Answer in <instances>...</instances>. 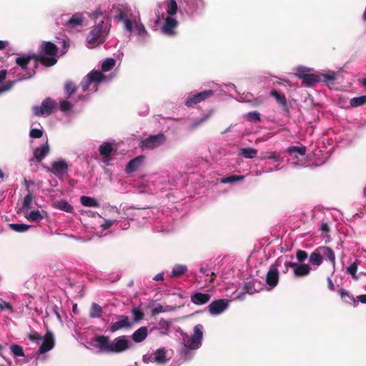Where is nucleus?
Returning <instances> with one entry per match:
<instances>
[{
    "label": "nucleus",
    "instance_id": "obj_1",
    "mask_svg": "<svg viewBox=\"0 0 366 366\" xmlns=\"http://www.w3.org/2000/svg\"><path fill=\"white\" fill-rule=\"evenodd\" d=\"M94 341L97 343L99 350L105 353H119L129 348V341L126 336H120L110 341L108 336L99 335Z\"/></svg>",
    "mask_w": 366,
    "mask_h": 366
},
{
    "label": "nucleus",
    "instance_id": "obj_2",
    "mask_svg": "<svg viewBox=\"0 0 366 366\" xmlns=\"http://www.w3.org/2000/svg\"><path fill=\"white\" fill-rule=\"evenodd\" d=\"M202 328V325H197L194 327V333L191 337L188 335L184 337L181 353L185 358L191 356L192 350H195L201 347L203 338Z\"/></svg>",
    "mask_w": 366,
    "mask_h": 366
},
{
    "label": "nucleus",
    "instance_id": "obj_3",
    "mask_svg": "<svg viewBox=\"0 0 366 366\" xmlns=\"http://www.w3.org/2000/svg\"><path fill=\"white\" fill-rule=\"evenodd\" d=\"M110 24L109 21H102L101 23L94 26L89 33L86 41L90 48L104 42L106 36L109 31Z\"/></svg>",
    "mask_w": 366,
    "mask_h": 366
},
{
    "label": "nucleus",
    "instance_id": "obj_4",
    "mask_svg": "<svg viewBox=\"0 0 366 366\" xmlns=\"http://www.w3.org/2000/svg\"><path fill=\"white\" fill-rule=\"evenodd\" d=\"M310 71V69L304 66H299L297 69L296 75L302 79V84L306 86H312L322 80L320 75L312 74Z\"/></svg>",
    "mask_w": 366,
    "mask_h": 366
},
{
    "label": "nucleus",
    "instance_id": "obj_5",
    "mask_svg": "<svg viewBox=\"0 0 366 366\" xmlns=\"http://www.w3.org/2000/svg\"><path fill=\"white\" fill-rule=\"evenodd\" d=\"M280 265L281 262L277 259L269 268L266 275V284L269 287V290L274 289L279 283L280 273L278 269Z\"/></svg>",
    "mask_w": 366,
    "mask_h": 366
},
{
    "label": "nucleus",
    "instance_id": "obj_6",
    "mask_svg": "<svg viewBox=\"0 0 366 366\" xmlns=\"http://www.w3.org/2000/svg\"><path fill=\"white\" fill-rule=\"evenodd\" d=\"M166 141V137L164 134L159 133L157 135H152L142 139L139 143V147L142 149H153L163 144Z\"/></svg>",
    "mask_w": 366,
    "mask_h": 366
},
{
    "label": "nucleus",
    "instance_id": "obj_7",
    "mask_svg": "<svg viewBox=\"0 0 366 366\" xmlns=\"http://www.w3.org/2000/svg\"><path fill=\"white\" fill-rule=\"evenodd\" d=\"M213 94L214 92L211 89L204 90L199 93H190L187 97L185 105L188 107H192L197 104L209 99Z\"/></svg>",
    "mask_w": 366,
    "mask_h": 366
},
{
    "label": "nucleus",
    "instance_id": "obj_8",
    "mask_svg": "<svg viewBox=\"0 0 366 366\" xmlns=\"http://www.w3.org/2000/svg\"><path fill=\"white\" fill-rule=\"evenodd\" d=\"M56 103L51 98L45 99L41 106H35L32 108V111L35 116L41 117L43 115L49 116L53 112Z\"/></svg>",
    "mask_w": 366,
    "mask_h": 366
},
{
    "label": "nucleus",
    "instance_id": "obj_9",
    "mask_svg": "<svg viewBox=\"0 0 366 366\" xmlns=\"http://www.w3.org/2000/svg\"><path fill=\"white\" fill-rule=\"evenodd\" d=\"M286 270L285 273L287 272L289 268H292L294 274L297 277H302L308 275L310 272L311 267L307 264H298L293 262H286L285 263Z\"/></svg>",
    "mask_w": 366,
    "mask_h": 366
},
{
    "label": "nucleus",
    "instance_id": "obj_10",
    "mask_svg": "<svg viewBox=\"0 0 366 366\" xmlns=\"http://www.w3.org/2000/svg\"><path fill=\"white\" fill-rule=\"evenodd\" d=\"M117 321L112 322L109 330L111 332H115L122 329H130L132 327L133 322L130 321L127 315H119L116 316Z\"/></svg>",
    "mask_w": 366,
    "mask_h": 366
},
{
    "label": "nucleus",
    "instance_id": "obj_11",
    "mask_svg": "<svg viewBox=\"0 0 366 366\" xmlns=\"http://www.w3.org/2000/svg\"><path fill=\"white\" fill-rule=\"evenodd\" d=\"M229 305V301L225 299H219L211 302L207 307L209 312L212 315L223 312Z\"/></svg>",
    "mask_w": 366,
    "mask_h": 366
},
{
    "label": "nucleus",
    "instance_id": "obj_12",
    "mask_svg": "<svg viewBox=\"0 0 366 366\" xmlns=\"http://www.w3.org/2000/svg\"><path fill=\"white\" fill-rule=\"evenodd\" d=\"M177 25L178 22L175 19L171 16H167L164 21V24L161 28V31L164 34L167 36H174L176 34L175 29L177 28Z\"/></svg>",
    "mask_w": 366,
    "mask_h": 366
},
{
    "label": "nucleus",
    "instance_id": "obj_13",
    "mask_svg": "<svg viewBox=\"0 0 366 366\" xmlns=\"http://www.w3.org/2000/svg\"><path fill=\"white\" fill-rule=\"evenodd\" d=\"M69 169L68 164L64 160L54 161L51 164V168H47V170L56 177H59L66 173Z\"/></svg>",
    "mask_w": 366,
    "mask_h": 366
},
{
    "label": "nucleus",
    "instance_id": "obj_14",
    "mask_svg": "<svg viewBox=\"0 0 366 366\" xmlns=\"http://www.w3.org/2000/svg\"><path fill=\"white\" fill-rule=\"evenodd\" d=\"M54 346V335L51 332L48 331L43 338V342L39 347V354H44L51 350Z\"/></svg>",
    "mask_w": 366,
    "mask_h": 366
},
{
    "label": "nucleus",
    "instance_id": "obj_15",
    "mask_svg": "<svg viewBox=\"0 0 366 366\" xmlns=\"http://www.w3.org/2000/svg\"><path fill=\"white\" fill-rule=\"evenodd\" d=\"M34 60L36 63L40 62L42 65L46 67H50L55 65L57 62V59L54 57V56H45L44 54H33ZM38 66V64H36L35 68Z\"/></svg>",
    "mask_w": 366,
    "mask_h": 366
},
{
    "label": "nucleus",
    "instance_id": "obj_16",
    "mask_svg": "<svg viewBox=\"0 0 366 366\" xmlns=\"http://www.w3.org/2000/svg\"><path fill=\"white\" fill-rule=\"evenodd\" d=\"M40 54L48 56H56L59 48L51 41H44L39 46Z\"/></svg>",
    "mask_w": 366,
    "mask_h": 366
},
{
    "label": "nucleus",
    "instance_id": "obj_17",
    "mask_svg": "<svg viewBox=\"0 0 366 366\" xmlns=\"http://www.w3.org/2000/svg\"><path fill=\"white\" fill-rule=\"evenodd\" d=\"M99 152L103 157L104 162H106L110 156L116 154L117 149L113 147L111 143L104 142L99 146Z\"/></svg>",
    "mask_w": 366,
    "mask_h": 366
},
{
    "label": "nucleus",
    "instance_id": "obj_18",
    "mask_svg": "<svg viewBox=\"0 0 366 366\" xmlns=\"http://www.w3.org/2000/svg\"><path fill=\"white\" fill-rule=\"evenodd\" d=\"M211 295L208 293L194 292L191 295V302L196 305H205L209 302Z\"/></svg>",
    "mask_w": 366,
    "mask_h": 366
},
{
    "label": "nucleus",
    "instance_id": "obj_19",
    "mask_svg": "<svg viewBox=\"0 0 366 366\" xmlns=\"http://www.w3.org/2000/svg\"><path fill=\"white\" fill-rule=\"evenodd\" d=\"M144 156H138L129 162L125 168V172L127 174H131L137 171L144 160Z\"/></svg>",
    "mask_w": 366,
    "mask_h": 366
},
{
    "label": "nucleus",
    "instance_id": "obj_20",
    "mask_svg": "<svg viewBox=\"0 0 366 366\" xmlns=\"http://www.w3.org/2000/svg\"><path fill=\"white\" fill-rule=\"evenodd\" d=\"M320 251L322 258L325 257V259H328L333 268H335L336 262L335 254L332 249L329 247L322 246L320 247Z\"/></svg>",
    "mask_w": 366,
    "mask_h": 366
},
{
    "label": "nucleus",
    "instance_id": "obj_21",
    "mask_svg": "<svg viewBox=\"0 0 366 366\" xmlns=\"http://www.w3.org/2000/svg\"><path fill=\"white\" fill-rule=\"evenodd\" d=\"M83 23V16L80 13H76L72 15V16L66 21L65 23V26L66 29H74L78 26L81 25Z\"/></svg>",
    "mask_w": 366,
    "mask_h": 366
},
{
    "label": "nucleus",
    "instance_id": "obj_22",
    "mask_svg": "<svg viewBox=\"0 0 366 366\" xmlns=\"http://www.w3.org/2000/svg\"><path fill=\"white\" fill-rule=\"evenodd\" d=\"M269 94L271 97L275 99L277 102L282 107L284 110H288L287 101L284 94H282L275 89H272Z\"/></svg>",
    "mask_w": 366,
    "mask_h": 366
},
{
    "label": "nucleus",
    "instance_id": "obj_23",
    "mask_svg": "<svg viewBox=\"0 0 366 366\" xmlns=\"http://www.w3.org/2000/svg\"><path fill=\"white\" fill-rule=\"evenodd\" d=\"M49 146L46 142L45 144L41 147H37L34 151V156L38 162H41L42 159L49 154Z\"/></svg>",
    "mask_w": 366,
    "mask_h": 366
},
{
    "label": "nucleus",
    "instance_id": "obj_24",
    "mask_svg": "<svg viewBox=\"0 0 366 366\" xmlns=\"http://www.w3.org/2000/svg\"><path fill=\"white\" fill-rule=\"evenodd\" d=\"M148 335L147 327L144 326L139 327L138 330L134 331L132 335V339L134 342H141L146 339Z\"/></svg>",
    "mask_w": 366,
    "mask_h": 366
},
{
    "label": "nucleus",
    "instance_id": "obj_25",
    "mask_svg": "<svg viewBox=\"0 0 366 366\" xmlns=\"http://www.w3.org/2000/svg\"><path fill=\"white\" fill-rule=\"evenodd\" d=\"M310 262H311V264L316 266H320V264H322L323 260L322 254L320 251V247L315 249L314 252H312L310 254Z\"/></svg>",
    "mask_w": 366,
    "mask_h": 366
},
{
    "label": "nucleus",
    "instance_id": "obj_26",
    "mask_svg": "<svg viewBox=\"0 0 366 366\" xmlns=\"http://www.w3.org/2000/svg\"><path fill=\"white\" fill-rule=\"evenodd\" d=\"M87 77L92 81V82L99 83L105 79V76L102 71L94 70L88 74Z\"/></svg>",
    "mask_w": 366,
    "mask_h": 366
},
{
    "label": "nucleus",
    "instance_id": "obj_27",
    "mask_svg": "<svg viewBox=\"0 0 366 366\" xmlns=\"http://www.w3.org/2000/svg\"><path fill=\"white\" fill-rule=\"evenodd\" d=\"M80 202L82 205L85 207H99V202L93 197L82 196L80 198Z\"/></svg>",
    "mask_w": 366,
    "mask_h": 366
},
{
    "label": "nucleus",
    "instance_id": "obj_28",
    "mask_svg": "<svg viewBox=\"0 0 366 366\" xmlns=\"http://www.w3.org/2000/svg\"><path fill=\"white\" fill-rule=\"evenodd\" d=\"M154 361L162 364L167 362L166 351L164 349H158L154 352Z\"/></svg>",
    "mask_w": 366,
    "mask_h": 366
},
{
    "label": "nucleus",
    "instance_id": "obj_29",
    "mask_svg": "<svg viewBox=\"0 0 366 366\" xmlns=\"http://www.w3.org/2000/svg\"><path fill=\"white\" fill-rule=\"evenodd\" d=\"M31 59H34L33 54L28 55L26 56H19L16 59V63L17 65L21 67L24 70L27 69L28 64Z\"/></svg>",
    "mask_w": 366,
    "mask_h": 366
},
{
    "label": "nucleus",
    "instance_id": "obj_30",
    "mask_svg": "<svg viewBox=\"0 0 366 366\" xmlns=\"http://www.w3.org/2000/svg\"><path fill=\"white\" fill-rule=\"evenodd\" d=\"M103 310L97 303L93 302L91 306L89 317L92 318H97L102 316Z\"/></svg>",
    "mask_w": 366,
    "mask_h": 366
},
{
    "label": "nucleus",
    "instance_id": "obj_31",
    "mask_svg": "<svg viewBox=\"0 0 366 366\" xmlns=\"http://www.w3.org/2000/svg\"><path fill=\"white\" fill-rule=\"evenodd\" d=\"M26 219L32 222H39L43 219V216L39 210H33L27 215H25Z\"/></svg>",
    "mask_w": 366,
    "mask_h": 366
},
{
    "label": "nucleus",
    "instance_id": "obj_32",
    "mask_svg": "<svg viewBox=\"0 0 366 366\" xmlns=\"http://www.w3.org/2000/svg\"><path fill=\"white\" fill-rule=\"evenodd\" d=\"M77 89L76 84L71 81H66L64 84V92L67 94V98H69L74 94Z\"/></svg>",
    "mask_w": 366,
    "mask_h": 366
},
{
    "label": "nucleus",
    "instance_id": "obj_33",
    "mask_svg": "<svg viewBox=\"0 0 366 366\" xmlns=\"http://www.w3.org/2000/svg\"><path fill=\"white\" fill-rule=\"evenodd\" d=\"M116 64L115 59L112 58H107L102 63V71H109L112 70Z\"/></svg>",
    "mask_w": 366,
    "mask_h": 366
},
{
    "label": "nucleus",
    "instance_id": "obj_34",
    "mask_svg": "<svg viewBox=\"0 0 366 366\" xmlns=\"http://www.w3.org/2000/svg\"><path fill=\"white\" fill-rule=\"evenodd\" d=\"M350 104L352 107H357L366 104V95L352 98Z\"/></svg>",
    "mask_w": 366,
    "mask_h": 366
},
{
    "label": "nucleus",
    "instance_id": "obj_35",
    "mask_svg": "<svg viewBox=\"0 0 366 366\" xmlns=\"http://www.w3.org/2000/svg\"><path fill=\"white\" fill-rule=\"evenodd\" d=\"M187 270V268L184 265L177 264L175 265L172 271V277H178L184 274Z\"/></svg>",
    "mask_w": 366,
    "mask_h": 366
},
{
    "label": "nucleus",
    "instance_id": "obj_36",
    "mask_svg": "<svg viewBox=\"0 0 366 366\" xmlns=\"http://www.w3.org/2000/svg\"><path fill=\"white\" fill-rule=\"evenodd\" d=\"M9 227L11 229L16 232H25L31 227V226L28 224L15 223L9 224Z\"/></svg>",
    "mask_w": 366,
    "mask_h": 366
},
{
    "label": "nucleus",
    "instance_id": "obj_37",
    "mask_svg": "<svg viewBox=\"0 0 366 366\" xmlns=\"http://www.w3.org/2000/svg\"><path fill=\"white\" fill-rule=\"evenodd\" d=\"M178 6L175 0H169L167 5V12L169 15L173 16L177 14Z\"/></svg>",
    "mask_w": 366,
    "mask_h": 366
},
{
    "label": "nucleus",
    "instance_id": "obj_38",
    "mask_svg": "<svg viewBox=\"0 0 366 366\" xmlns=\"http://www.w3.org/2000/svg\"><path fill=\"white\" fill-rule=\"evenodd\" d=\"M33 201V195L31 192H29L28 194L24 197L22 202V209L24 211H27L30 209L31 203Z\"/></svg>",
    "mask_w": 366,
    "mask_h": 366
},
{
    "label": "nucleus",
    "instance_id": "obj_39",
    "mask_svg": "<svg viewBox=\"0 0 366 366\" xmlns=\"http://www.w3.org/2000/svg\"><path fill=\"white\" fill-rule=\"evenodd\" d=\"M57 207L66 212H71L73 211V207L69 204L66 201L61 200L56 203Z\"/></svg>",
    "mask_w": 366,
    "mask_h": 366
},
{
    "label": "nucleus",
    "instance_id": "obj_40",
    "mask_svg": "<svg viewBox=\"0 0 366 366\" xmlns=\"http://www.w3.org/2000/svg\"><path fill=\"white\" fill-rule=\"evenodd\" d=\"M244 176L242 175H230L221 179L222 183H233L234 182L242 180Z\"/></svg>",
    "mask_w": 366,
    "mask_h": 366
},
{
    "label": "nucleus",
    "instance_id": "obj_41",
    "mask_svg": "<svg viewBox=\"0 0 366 366\" xmlns=\"http://www.w3.org/2000/svg\"><path fill=\"white\" fill-rule=\"evenodd\" d=\"M10 350H11V352L14 354V355L16 357H24V352L23 348L18 345H16V344L11 345L10 347Z\"/></svg>",
    "mask_w": 366,
    "mask_h": 366
},
{
    "label": "nucleus",
    "instance_id": "obj_42",
    "mask_svg": "<svg viewBox=\"0 0 366 366\" xmlns=\"http://www.w3.org/2000/svg\"><path fill=\"white\" fill-rule=\"evenodd\" d=\"M134 322H138L144 318V312L139 308H134L132 310Z\"/></svg>",
    "mask_w": 366,
    "mask_h": 366
},
{
    "label": "nucleus",
    "instance_id": "obj_43",
    "mask_svg": "<svg viewBox=\"0 0 366 366\" xmlns=\"http://www.w3.org/2000/svg\"><path fill=\"white\" fill-rule=\"evenodd\" d=\"M59 107L62 112H67L71 110L72 104L67 100H60Z\"/></svg>",
    "mask_w": 366,
    "mask_h": 366
},
{
    "label": "nucleus",
    "instance_id": "obj_44",
    "mask_svg": "<svg viewBox=\"0 0 366 366\" xmlns=\"http://www.w3.org/2000/svg\"><path fill=\"white\" fill-rule=\"evenodd\" d=\"M306 147L305 146L302 147H291L288 149V152L290 153L297 152L301 155H305L306 154Z\"/></svg>",
    "mask_w": 366,
    "mask_h": 366
},
{
    "label": "nucleus",
    "instance_id": "obj_45",
    "mask_svg": "<svg viewBox=\"0 0 366 366\" xmlns=\"http://www.w3.org/2000/svg\"><path fill=\"white\" fill-rule=\"evenodd\" d=\"M134 27L137 31L139 35L144 36L147 34V31L142 23L135 22Z\"/></svg>",
    "mask_w": 366,
    "mask_h": 366
},
{
    "label": "nucleus",
    "instance_id": "obj_46",
    "mask_svg": "<svg viewBox=\"0 0 366 366\" xmlns=\"http://www.w3.org/2000/svg\"><path fill=\"white\" fill-rule=\"evenodd\" d=\"M357 264L356 263H352V264H350L347 269V272L349 274L352 275V277L355 279V280H357V277L356 276V273H357Z\"/></svg>",
    "mask_w": 366,
    "mask_h": 366
},
{
    "label": "nucleus",
    "instance_id": "obj_47",
    "mask_svg": "<svg viewBox=\"0 0 366 366\" xmlns=\"http://www.w3.org/2000/svg\"><path fill=\"white\" fill-rule=\"evenodd\" d=\"M339 293H340L342 299H343L345 302H349L350 301L355 302V298L353 297V296H350L349 295V293L347 291H345V290L341 289L339 291Z\"/></svg>",
    "mask_w": 366,
    "mask_h": 366
},
{
    "label": "nucleus",
    "instance_id": "obj_48",
    "mask_svg": "<svg viewBox=\"0 0 366 366\" xmlns=\"http://www.w3.org/2000/svg\"><path fill=\"white\" fill-rule=\"evenodd\" d=\"M307 257V252L304 250H298L296 253V258L299 262H303Z\"/></svg>",
    "mask_w": 366,
    "mask_h": 366
},
{
    "label": "nucleus",
    "instance_id": "obj_49",
    "mask_svg": "<svg viewBox=\"0 0 366 366\" xmlns=\"http://www.w3.org/2000/svg\"><path fill=\"white\" fill-rule=\"evenodd\" d=\"M92 81L87 77V76L81 81L80 86L83 92H86L92 84Z\"/></svg>",
    "mask_w": 366,
    "mask_h": 366
},
{
    "label": "nucleus",
    "instance_id": "obj_50",
    "mask_svg": "<svg viewBox=\"0 0 366 366\" xmlns=\"http://www.w3.org/2000/svg\"><path fill=\"white\" fill-rule=\"evenodd\" d=\"M28 338L31 341L38 342L41 340V336L37 332H32L28 335Z\"/></svg>",
    "mask_w": 366,
    "mask_h": 366
},
{
    "label": "nucleus",
    "instance_id": "obj_51",
    "mask_svg": "<svg viewBox=\"0 0 366 366\" xmlns=\"http://www.w3.org/2000/svg\"><path fill=\"white\" fill-rule=\"evenodd\" d=\"M43 135V132L39 129H32L30 131V137L32 138H41Z\"/></svg>",
    "mask_w": 366,
    "mask_h": 366
},
{
    "label": "nucleus",
    "instance_id": "obj_52",
    "mask_svg": "<svg viewBox=\"0 0 366 366\" xmlns=\"http://www.w3.org/2000/svg\"><path fill=\"white\" fill-rule=\"evenodd\" d=\"M251 288H252V285L249 282L245 283L244 285V287L242 288V290L239 292V296L241 295H244L245 293L250 294L249 291H250Z\"/></svg>",
    "mask_w": 366,
    "mask_h": 366
},
{
    "label": "nucleus",
    "instance_id": "obj_53",
    "mask_svg": "<svg viewBox=\"0 0 366 366\" xmlns=\"http://www.w3.org/2000/svg\"><path fill=\"white\" fill-rule=\"evenodd\" d=\"M241 154L246 158H252V148L242 149Z\"/></svg>",
    "mask_w": 366,
    "mask_h": 366
},
{
    "label": "nucleus",
    "instance_id": "obj_54",
    "mask_svg": "<svg viewBox=\"0 0 366 366\" xmlns=\"http://www.w3.org/2000/svg\"><path fill=\"white\" fill-rule=\"evenodd\" d=\"M124 26L125 29L128 32H132V21L130 19H125Z\"/></svg>",
    "mask_w": 366,
    "mask_h": 366
},
{
    "label": "nucleus",
    "instance_id": "obj_55",
    "mask_svg": "<svg viewBox=\"0 0 366 366\" xmlns=\"http://www.w3.org/2000/svg\"><path fill=\"white\" fill-rule=\"evenodd\" d=\"M114 222V220L105 219L102 226L104 227V229H108L113 225Z\"/></svg>",
    "mask_w": 366,
    "mask_h": 366
},
{
    "label": "nucleus",
    "instance_id": "obj_56",
    "mask_svg": "<svg viewBox=\"0 0 366 366\" xmlns=\"http://www.w3.org/2000/svg\"><path fill=\"white\" fill-rule=\"evenodd\" d=\"M261 114L258 112H253V124L257 122H261Z\"/></svg>",
    "mask_w": 366,
    "mask_h": 366
},
{
    "label": "nucleus",
    "instance_id": "obj_57",
    "mask_svg": "<svg viewBox=\"0 0 366 366\" xmlns=\"http://www.w3.org/2000/svg\"><path fill=\"white\" fill-rule=\"evenodd\" d=\"M320 229L322 232L328 233L330 232V227L327 223H322L320 225Z\"/></svg>",
    "mask_w": 366,
    "mask_h": 366
},
{
    "label": "nucleus",
    "instance_id": "obj_58",
    "mask_svg": "<svg viewBox=\"0 0 366 366\" xmlns=\"http://www.w3.org/2000/svg\"><path fill=\"white\" fill-rule=\"evenodd\" d=\"M125 19H128L127 14L123 11H119V20L125 22Z\"/></svg>",
    "mask_w": 366,
    "mask_h": 366
},
{
    "label": "nucleus",
    "instance_id": "obj_59",
    "mask_svg": "<svg viewBox=\"0 0 366 366\" xmlns=\"http://www.w3.org/2000/svg\"><path fill=\"white\" fill-rule=\"evenodd\" d=\"M153 280H155V281H162V280H164V274L163 273H158L157 274H156L154 276Z\"/></svg>",
    "mask_w": 366,
    "mask_h": 366
},
{
    "label": "nucleus",
    "instance_id": "obj_60",
    "mask_svg": "<svg viewBox=\"0 0 366 366\" xmlns=\"http://www.w3.org/2000/svg\"><path fill=\"white\" fill-rule=\"evenodd\" d=\"M6 77V71L1 70L0 71V83H1Z\"/></svg>",
    "mask_w": 366,
    "mask_h": 366
},
{
    "label": "nucleus",
    "instance_id": "obj_61",
    "mask_svg": "<svg viewBox=\"0 0 366 366\" xmlns=\"http://www.w3.org/2000/svg\"><path fill=\"white\" fill-rule=\"evenodd\" d=\"M357 299L360 302H362L363 304H366V295H360L357 297Z\"/></svg>",
    "mask_w": 366,
    "mask_h": 366
},
{
    "label": "nucleus",
    "instance_id": "obj_62",
    "mask_svg": "<svg viewBox=\"0 0 366 366\" xmlns=\"http://www.w3.org/2000/svg\"><path fill=\"white\" fill-rule=\"evenodd\" d=\"M11 87H12V84L0 87V94L3 92L9 90Z\"/></svg>",
    "mask_w": 366,
    "mask_h": 366
},
{
    "label": "nucleus",
    "instance_id": "obj_63",
    "mask_svg": "<svg viewBox=\"0 0 366 366\" xmlns=\"http://www.w3.org/2000/svg\"><path fill=\"white\" fill-rule=\"evenodd\" d=\"M208 277H210V279L209 280V283H212L214 281V280H215V278L217 277V274L215 272H212L209 273Z\"/></svg>",
    "mask_w": 366,
    "mask_h": 366
},
{
    "label": "nucleus",
    "instance_id": "obj_64",
    "mask_svg": "<svg viewBox=\"0 0 366 366\" xmlns=\"http://www.w3.org/2000/svg\"><path fill=\"white\" fill-rule=\"evenodd\" d=\"M327 282H328V287L330 288V290H335V285L332 281V280L330 278H327Z\"/></svg>",
    "mask_w": 366,
    "mask_h": 366
}]
</instances>
